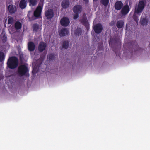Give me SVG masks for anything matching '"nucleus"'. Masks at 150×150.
Segmentation results:
<instances>
[{"instance_id":"4be33fe9","label":"nucleus","mask_w":150,"mask_h":150,"mask_svg":"<svg viewBox=\"0 0 150 150\" xmlns=\"http://www.w3.org/2000/svg\"><path fill=\"white\" fill-rule=\"evenodd\" d=\"M82 32V30L81 28L78 27L75 30L74 34L76 35L79 36L81 34Z\"/></svg>"},{"instance_id":"2eb2a0df","label":"nucleus","mask_w":150,"mask_h":150,"mask_svg":"<svg viewBox=\"0 0 150 150\" xmlns=\"http://www.w3.org/2000/svg\"><path fill=\"white\" fill-rule=\"evenodd\" d=\"M28 50L30 51H33L35 47V46L33 42L30 41L28 43Z\"/></svg>"},{"instance_id":"6e6552de","label":"nucleus","mask_w":150,"mask_h":150,"mask_svg":"<svg viewBox=\"0 0 150 150\" xmlns=\"http://www.w3.org/2000/svg\"><path fill=\"white\" fill-rule=\"evenodd\" d=\"M70 23V21L67 17H63L60 21V23L61 25L64 27L68 26Z\"/></svg>"},{"instance_id":"f257e3e1","label":"nucleus","mask_w":150,"mask_h":150,"mask_svg":"<svg viewBox=\"0 0 150 150\" xmlns=\"http://www.w3.org/2000/svg\"><path fill=\"white\" fill-rule=\"evenodd\" d=\"M145 6V3L143 1H140L138 4L136 6L133 18L136 23H137L138 22L139 20L138 16L141 15Z\"/></svg>"},{"instance_id":"bb28decb","label":"nucleus","mask_w":150,"mask_h":150,"mask_svg":"<svg viewBox=\"0 0 150 150\" xmlns=\"http://www.w3.org/2000/svg\"><path fill=\"white\" fill-rule=\"evenodd\" d=\"M69 45V42L68 41H66L63 42L62 45V47L64 49H67Z\"/></svg>"},{"instance_id":"b1692460","label":"nucleus","mask_w":150,"mask_h":150,"mask_svg":"<svg viewBox=\"0 0 150 150\" xmlns=\"http://www.w3.org/2000/svg\"><path fill=\"white\" fill-rule=\"evenodd\" d=\"M5 56L4 53L1 51H0V62L4 61Z\"/></svg>"},{"instance_id":"39448f33","label":"nucleus","mask_w":150,"mask_h":150,"mask_svg":"<svg viewBox=\"0 0 150 150\" xmlns=\"http://www.w3.org/2000/svg\"><path fill=\"white\" fill-rule=\"evenodd\" d=\"M103 28L102 25L100 23L96 24L93 27L95 32L97 34L100 33L102 32Z\"/></svg>"},{"instance_id":"412c9836","label":"nucleus","mask_w":150,"mask_h":150,"mask_svg":"<svg viewBox=\"0 0 150 150\" xmlns=\"http://www.w3.org/2000/svg\"><path fill=\"white\" fill-rule=\"evenodd\" d=\"M1 37V39L2 42L3 43L6 42L7 40V37L5 35V32L4 31H3L1 35H0Z\"/></svg>"},{"instance_id":"20e7f679","label":"nucleus","mask_w":150,"mask_h":150,"mask_svg":"<svg viewBox=\"0 0 150 150\" xmlns=\"http://www.w3.org/2000/svg\"><path fill=\"white\" fill-rule=\"evenodd\" d=\"M80 22L82 25L85 26L87 30L89 28V25L85 13H84L83 15L82 18L80 20Z\"/></svg>"},{"instance_id":"c9c22d12","label":"nucleus","mask_w":150,"mask_h":150,"mask_svg":"<svg viewBox=\"0 0 150 150\" xmlns=\"http://www.w3.org/2000/svg\"><path fill=\"white\" fill-rule=\"evenodd\" d=\"M97 0H93V1H97Z\"/></svg>"},{"instance_id":"c85d7f7f","label":"nucleus","mask_w":150,"mask_h":150,"mask_svg":"<svg viewBox=\"0 0 150 150\" xmlns=\"http://www.w3.org/2000/svg\"><path fill=\"white\" fill-rule=\"evenodd\" d=\"M14 21V19L13 17H11L8 19V24H12Z\"/></svg>"},{"instance_id":"2f4dec72","label":"nucleus","mask_w":150,"mask_h":150,"mask_svg":"<svg viewBox=\"0 0 150 150\" xmlns=\"http://www.w3.org/2000/svg\"><path fill=\"white\" fill-rule=\"evenodd\" d=\"M114 24V23L113 21H112L110 23V26H112Z\"/></svg>"},{"instance_id":"f3484780","label":"nucleus","mask_w":150,"mask_h":150,"mask_svg":"<svg viewBox=\"0 0 150 150\" xmlns=\"http://www.w3.org/2000/svg\"><path fill=\"white\" fill-rule=\"evenodd\" d=\"M39 7H37L34 12V16L36 18H38L41 14L42 10L40 9Z\"/></svg>"},{"instance_id":"ddd939ff","label":"nucleus","mask_w":150,"mask_h":150,"mask_svg":"<svg viewBox=\"0 0 150 150\" xmlns=\"http://www.w3.org/2000/svg\"><path fill=\"white\" fill-rule=\"evenodd\" d=\"M46 44L43 42H41L38 46V51L40 52H42L45 49Z\"/></svg>"},{"instance_id":"f8f14e48","label":"nucleus","mask_w":150,"mask_h":150,"mask_svg":"<svg viewBox=\"0 0 150 150\" xmlns=\"http://www.w3.org/2000/svg\"><path fill=\"white\" fill-rule=\"evenodd\" d=\"M69 33V31L67 28H63L59 32V35L61 37H63L68 35Z\"/></svg>"},{"instance_id":"a878e982","label":"nucleus","mask_w":150,"mask_h":150,"mask_svg":"<svg viewBox=\"0 0 150 150\" xmlns=\"http://www.w3.org/2000/svg\"><path fill=\"white\" fill-rule=\"evenodd\" d=\"M44 0H40L39 4L37 7H39L40 9L42 10Z\"/></svg>"},{"instance_id":"a211bd4d","label":"nucleus","mask_w":150,"mask_h":150,"mask_svg":"<svg viewBox=\"0 0 150 150\" xmlns=\"http://www.w3.org/2000/svg\"><path fill=\"white\" fill-rule=\"evenodd\" d=\"M9 13L11 14L14 13L16 10V6L13 5H9L8 7Z\"/></svg>"},{"instance_id":"7ed1b4c3","label":"nucleus","mask_w":150,"mask_h":150,"mask_svg":"<svg viewBox=\"0 0 150 150\" xmlns=\"http://www.w3.org/2000/svg\"><path fill=\"white\" fill-rule=\"evenodd\" d=\"M28 69L27 67L25 65H20L18 69V72L19 75L22 76L25 75L28 72Z\"/></svg>"},{"instance_id":"4468645a","label":"nucleus","mask_w":150,"mask_h":150,"mask_svg":"<svg viewBox=\"0 0 150 150\" xmlns=\"http://www.w3.org/2000/svg\"><path fill=\"white\" fill-rule=\"evenodd\" d=\"M123 4L121 1H117L115 5V8L117 10H120L123 7Z\"/></svg>"},{"instance_id":"f704fd0d","label":"nucleus","mask_w":150,"mask_h":150,"mask_svg":"<svg viewBox=\"0 0 150 150\" xmlns=\"http://www.w3.org/2000/svg\"><path fill=\"white\" fill-rule=\"evenodd\" d=\"M3 78V76L1 75H0V81Z\"/></svg>"},{"instance_id":"1a4fd4ad","label":"nucleus","mask_w":150,"mask_h":150,"mask_svg":"<svg viewBox=\"0 0 150 150\" xmlns=\"http://www.w3.org/2000/svg\"><path fill=\"white\" fill-rule=\"evenodd\" d=\"M121 11L122 15H125L128 13L130 11V8L128 5H126L122 7Z\"/></svg>"},{"instance_id":"423d86ee","label":"nucleus","mask_w":150,"mask_h":150,"mask_svg":"<svg viewBox=\"0 0 150 150\" xmlns=\"http://www.w3.org/2000/svg\"><path fill=\"white\" fill-rule=\"evenodd\" d=\"M127 45L129 46L131 49L132 48L133 49L134 48H135L134 50V51H139L141 49L138 45L137 42L135 40L128 43Z\"/></svg>"},{"instance_id":"5701e85b","label":"nucleus","mask_w":150,"mask_h":150,"mask_svg":"<svg viewBox=\"0 0 150 150\" xmlns=\"http://www.w3.org/2000/svg\"><path fill=\"white\" fill-rule=\"evenodd\" d=\"M33 31L37 32L39 29V26L38 24H34L33 25Z\"/></svg>"},{"instance_id":"c756f323","label":"nucleus","mask_w":150,"mask_h":150,"mask_svg":"<svg viewBox=\"0 0 150 150\" xmlns=\"http://www.w3.org/2000/svg\"><path fill=\"white\" fill-rule=\"evenodd\" d=\"M49 59L50 60H53L54 58V56L53 54H50L49 55Z\"/></svg>"},{"instance_id":"aec40b11","label":"nucleus","mask_w":150,"mask_h":150,"mask_svg":"<svg viewBox=\"0 0 150 150\" xmlns=\"http://www.w3.org/2000/svg\"><path fill=\"white\" fill-rule=\"evenodd\" d=\"M22 26V23L19 21H16L14 24V27L16 30H19L21 29Z\"/></svg>"},{"instance_id":"9d476101","label":"nucleus","mask_w":150,"mask_h":150,"mask_svg":"<svg viewBox=\"0 0 150 150\" xmlns=\"http://www.w3.org/2000/svg\"><path fill=\"white\" fill-rule=\"evenodd\" d=\"M82 10V6L79 5H76L73 7V11L75 13H80Z\"/></svg>"},{"instance_id":"473e14b6","label":"nucleus","mask_w":150,"mask_h":150,"mask_svg":"<svg viewBox=\"0 0 150 150\" xmlns=\"http://www.w3.org/2000/svg\"><path fill=\"white\" fill-rule=\"evenodd\" d=\"M32 72L33 73V74H35L37 72V71H36L35 69L34 68H33V69Z\"/></svg>"},{"instance_id":"7c9ffc66","label":"nucleus","mask_w":150,"mask_h":150,"mask_svg":"<svg viewBox=\"0 0 150 150\" xmlns=\"http://www.w3.org/2000/svg\"><path fill=\"white\" fill-rule=\"evenodd\" d=\"M75 14L74 15L73 18L74 19L76 20L79 17V13H75Z\"/></svg>"},{"instance_id":"0eeeda50","label":"nucleus","mask_w":150,"mask_h":150,"mask_svg":"<svg viewBox=\"0 0 150 150\" xmlns=\"http://www.w3.org/2000/svg\"><path fill=\"white\" fill-rule=\"evenodd\" d=\"M54 13L52 9H50L45 12V15L48 19H51L54 16Z\"/></svg>"},{"instance_id":"cd10ccee","label":"nucleus","mask_w":150,"mask_h":150,"mask_svg":"<svg viewBox=\"0 0 150 150\" xmlns=\"http://www.w3.org/2000/svg\"><path fill=\"white\" fill-rule=\"evenodd\" d=\"M148 21L145 18H143L141 21V24L144 26L147 25Z\"/></svg>"},{"instance_id":"6ab92c4d","label":"nucleus","mask_w":150,"mask_h":150,"mask_svg":"<svg viewBox=\"0 0 150 150\" xmlns=\"http://www.w3.org/2000/svg\"><path fill=\"white\" fill-rule=\"evenodd\" d=\"M124 25V21L122 20L118 21L116 23V26L119 29L122 28Z\"/></svg>"},{"instance_id":"dca6fc26","label":"nucleus","mask_w":150,"mask_h":150,"mask_svg":"<svg viewBox=\"0 0 150 150\" xmlns=\"http://www.w3.org/2000/svg\"><path fill=\"white\" fill-rule=\"evenodd\" d=\"M28 0H21L19 4V6L22 9L25 8L27 6V2Z\"/></svg>"},{"instance_id":"9b49d317","label":"nucleus","mask_w":150,"mask_h":150,"mask_svg":"<svg viewBox=\"0 0 150 150\" xmlns=\"http://www.w3.org/2000/svg\"><path fill=\"white\" fill-rule=\"evenodd\" d=\"M70 5L69 0H63L61 3V6L64 9L68 8Z\"/></svg>"},{"instance_id":"393cba45","label":"nucleus","mask_w":150,"mask_h":150,"mask_svg":"<svg viewBox=\"0 0 150 150\" xmlns=\"http://www.w3.org/2000/svg\"><path fill=\"white\" fill-rule=\"evenodd\" d=\"M109 2V0H100V3L105 7L108 6Z\"/></svg>"},{"instance_id":"f03ea898","label":"nucleus","mask_w":150,"mask_h":150,"mask_svg":"<svg viewBox=\"0 0 150 150\" xmlns=\"http://www.w3.org/2000/svg\"><path fill=\"white\" fill-rule=\"evenodd\" d=\"M18 59L15 56L10 57L8 59L7 62V67L12 69L16 68L18 66Z\"/></svg>"},{"instance_id":"72a5a7b5","label":"nucleus","mask_w":150,"mask_h":150,"mask_svg":"<svg viewBox=\"0 0 150 150\" xmlns=\"http://www.w3.org/2000/svg\"><path fill=\"white\" fill-rule=\"evenodd\" d=\"M85 3H88V0H83Z\"/></svg>"}]
</instances>
